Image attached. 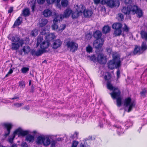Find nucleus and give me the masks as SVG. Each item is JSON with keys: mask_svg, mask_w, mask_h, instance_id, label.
I'll return each mask as SVG.
<instances>
[{"mask_svg": "<svg viewBox=\"0 0 147 147\" xmlns=\"http://www.w3.org/2000/svg\"><path fill=\"white\" fill-rule=\"evenodd\" d=\"M113 59L109 61L108 63V66L109 68L112 69L115 68H117L121 66V61L120 56L117 53H113L112 54Z\"/></svg>", "mask_w": 147, "mask_h": 147, "instance_id": "f257e3e1", "label": "nucleus"}, {"mask_svg": "<svg viewBox=\"0 0 147 147\" xmlns=\"http://www.w3.org/2000/svg\"><path fill=\"white\" fill-rule=\"evenodd\" d=\"M121 92L118 89H115L113 92L110 93L112 98L114 99H116L117 105L120 107L121 105V99L120 96Z\"/></svg>", "mask_w": 147, "mask_h": 147, "instance_id": "f03ea898", "label": "nucleus"}, {"mask_svg": "<svg viewBox=\"0 0 147 147\" xmlns=\"http://www.w3.org/2000/svg\"><path fill=\"white\" fill-rule=\"evenodd\" d=\"M122 27V25L119 23H115L112 25V28L115 29L114 34L115 36H119L121 34L122 32L121 30Z\"/></svg>", "mask_w": 147, "mask_h": 147, "instance_id": "7ed1b4c3", "label": "nucleus"}, {"mask_svg": "<svg viewBox=\"0 0 147 147\" xmlns=\"http://www.w3.org/2000/svg\"><path fill=\"white\" fill-rule=\"evenodd\" d=\"M66 46L68 49L73 53L77 50L78 47V44L73 41H67L66 42Z\"/></svg>", "mask_w": 147, "mask_h": 147, "instance_id": "20e7f679", "label": "nucleus"}, {"mask_svg": "<svg viewBox=\"0 0 147 147\" xmlns=\"http://www.w3.org/2000/svg\"><path fill=\"white\" fill-rule=\"evenodd\" d=\"M7 37L8 39L12 42H19L21 46H22L24 44V40L22 39H20L19 36L17 35L10 34Z\"/></svg>", "mask_w": 147, "mask_h": 147, "instance_id": "39448f33", "label": "nucleus"}, {"mask_svg": "<svg viewBox=\"0 0 147 147\" xmlns=\"http://www.w3.org/2000/svg\"><path fill=\"white\" fill-rule=\"evenodd\" d=\"M135 103L134 101H131L130 97L126 98L124 102V105L126 107H128V112H130L133 108L135 106Z\"/></svg>", "mask_w": 147, "mask_h": 147, "instance_id": "423d86ee", "label": "nucleus"}, {"mask_svg": "<svg viewBox=\"0 0 147 147\" xmlns=\"http://www.w3.org/2000/svg\"><path fill=\"white\" fill-rule=\"evenodd\" d=\"M62 19V16L61 15H58L53 20V24L51 26L53 30H57L58 28V26L57 25L58 22H59L60 20H61Z\"/></svg>", "mask_w": 147, "mask_h": 147, "instance_id": "0eeeda50", "label": "nucleus"}, {"mask_svg": "<svg viewBox=\"0 0 147 147\" xmlns=\"http://www.w3.org/2000/svg\"><path fill=\"white\" fill-rule=\"evenodd\" d=\"M29 133L30 131L28 130L24 131L21 128H19L14 131L13 135L15 136L17 134L18 136H24L28 134Z\"/></svg>", "mask_w": 147, "mask_h": 147, "instance_id": "6e6552de", "label": "nucleus"}, {"mask_svg": "<svg viewBox=\"0 0 147 147\" xmlns=\"http://www.w3.org/2000/svg\"><path fill=\"white\" fill-rule=\"evenodd\" d=\"M132 10V14H134L136 13L138 17L140 18L143 16V12L138 7L135 5H133Z\"/></svg>", "mask_w": 147, "mask_h": 147, "instance_id": "1a4fd4ad", "label": "nucleus"}, {"mask_svg": "<svg viewBox=\"0 0 147 147\" xmlns=\"http://www.w3.org/2000/svg\"><path fill=\"white\" fill-rule=\"evenodd\" d=\"M120 5V2L118 0H109L107 3V5L111 8L117 7Z\"/></svg>", "mask_w": 147, "mask_h": 147, "instance_id": "9d476101", "label": "nucleus"}, {"mask_svg": "<svg viewBox=\"0 0 147 147\" xmlns=\"http://www.w3.org/2000/svg\"><path fill=\"white\" fill-rule=\"evenodd\" d=\"M133 7V6L131 5H128L127 7H124L122 9V12L126 15L132 14Z\"/></svg>", "mask_w": 147, "mask_h": 147, "instance_id": "9b49d317", "label": "nucleus"}, {"mask_svg": "<svg viewBox=\"0 0 147 147\" xmlns=\"http://www.w3.org/2000/svg\"><path fill=\"white\" fill-rule=\"evenodd\" d=\"M43 15L46 17L51 16H54V17H55L58 15L56 13L55 11H52L51 10L48 9H46L44 11Z\"/></svg>", "mask_w": 147, "mask_h": 147, "instance_id": "f8f14e48", "label": "nucleus"}, {"mask_svg": "<svg viewBox=\"0 0 147 147\" xmlns=\"http://www.w3.org/2000/svg\"><path fill=\"white\" fill-rule=\"evenodd\" d=\"M96 61L100 64H105L106 62V58L102 54H99L97 58Z\"/></svg>", "mask_w": 147, "mask_h": 147, "instance_id": "ddd939ff", "label": "nucleus"}, {"mask_svg": "<svg viewBox=\"0 0 147 147\" xmlns=\"http://www.w3.org/2000/svg\"><path fill=\"white\" fill-rule=\"evenodd\" d=\"M101 41V43H99L98 41V40L96 39L93 42V46L94 47L97 49H98L101 48L103 44L104 41L103 39L102 38L100 39Z\"/></svg>", "mask_w": 147, "mask_h": 147, "instance_id": "4468645a", "label": "nucleus"}, {"mask_svg": "<svg viewBox=\"0 0 147 147\" xmlns=\"http://www.w3.org/2000/svg\"><path fill=\"white\" fill-rule=\"evenodd\" d=\"M75 7L76 11L81 15L86 10L85 7L82 4H81L79 5H77Z\"/></svg>", "mask_w": 147, "mask_h": 147, "instance_id": "2eb2a0df", "label": "nucleus"}, {"mask_svg": "<svg viewBox=\"0 0 147 147\" xmlns=\"http://www.w3.org/2000/svg\"><path fill=\"white\" fill-rule=\"evenodd\" d=\"M4 126L7 129V130L5 132V136H7L10 134V130L12 127V125L10 123H5Z\"/></svg>", "mask_w": 147, "mask_h": 147, "instance_id": "dca6fc26", "label": "nucleus"}, {"mask_svg": "<svg viewBox=\"0 0 147 147\" xmlns=\"http://www.w3.org/2000/svg\"><path fill=\"white\" fill-rule=\"evenodd\" d=\"M45 136L44 135H41L38 136L37 138L36 141L37 144L38 145L41 144L43 143V141L45 140Z\"/></svg>", "mask_w": 147, "mask_h": 147, "instance_id": "f3484780", "label": "nucleus"}, {"mask_svg": "<svg viewBox=\"0 0 147 147\" xmlns=\"http://www.w3.org/2000/svg\"><path fill=\"white\" fill-rule=\"evenodd\" d=\"M62 42L60 39H57L55 40L52 46L53 49H56L61 45Z\"/></svg>", "mask_w": 147, "mask_h": 147, "instance_id": "a211bd4d", "label": "nucleus"}, {"mask_svg": "<svg viewBox=\"0 0 147 147\" xmlns=\"http://www.w3.org/2000/svg\"><path fill=\"white\" fill-rule=\"evenodd\" d=\"M102 36V33L101 31L99 30H97L94 32L93 37L97 40L100 39Z\"/></svg>", "mask_w": 147, "mask_h": 147, "instance_id": "6ab92c4d", "label": "nucleus"}, {"mask_svg": "<svg viewBox=\"0 0 147 147\" xmlns=\"http://www.w3.org/2000/svg\"><path fill=\"white\" fill-rule=\"evenodd\" d=\"M49 44V42L44 41L40 44V46L41 49L44 50V51L45 52V49L48 47Z\"/></svg>", "mask_w": 147, "mask_h": 147, "instance_id": "aec40b11", "label": "nucleus"}, {"mask_svg": "<svg viewBox=\"0 0 147 147\" xmlns=\"http://www.w3.org/2000/svg\"><path fill=\"white\" fill-rule=\"evenodd\" d=\"M22 18L21 17H19L15 22L12 27L14 28L16 26H19L22 23Z\"/></svg>", "mask_w": 147, "mask_h": 147, "instance_id": "412c9836", "label": "nucleus"}, {"mask_svg": "<svg viewBox=\"0 0 147 147\" xmlns=\"http://www.w3.org/2000/svg\"><path fill=\"white\" fill-rule=\"evenodd\" d=\"M25 137V140L29 143H32L34 140V136L30 134H27Z\"/></svg>", "mask_w": 147, "mask_h": 147, "instance_id": "4be33fe9", "label": "nucleus"}, {"mask_svg": "<svg viewBox=\"0 0 147 147\" xmlns=\"http://www.w3.org/2000/svg\"><path fill=\"white\" fill-rule=\"evenodd\" d=\"M43 142V145L45 146H48L51 144V141L49 136H45Z\"/></svg>", "mask_w": 147, "mask_h": 147, "instance_id": "5701e85b", "label": "nucleus"}, {"mask_svg": "<svg viewBox=\"0 0 147 147\" xmlns=\"http://www.w3.org/2000/svg\"><path fill=\"white\" fill-rule=\"evenodd\" d=\"M83 13L84 17L86 18H90L91 17L93 12L91 10L87 9L86 11H84Z\"/></svg>", "mask_w": 147, "mask_h": 147, "instance_id": "b1692460", "label": "nucleus"}, {"mask_svg": "<svg viewBox=\"0 0 147 147\" xmlns=\"http://www.w3.org/2000/svg\"><path fill=\"white\" fill-rule=\"evenodd\" d=\"M72 13V11L70 9L68 8L65 11L63 14V17L67 18Z\"/></svg>", "mask_w": 147, "mask_h": 147, "instance_id": "393cba45", "label": "nucleus"}, {"mask_svg": "<svg viewBox=\"0 0 147 147\" xmlns=\"http://www.w3.org/2000/svg\"><path fill=\"white\" fill-rule=\"evenodd\" d=\"M110 30L111 28L109 26H105L102 28V32L103 34H106L110 32Z\"/></svg>", "mask_w": 147, "mask_h": 147, "instance_id": "a878e982", "label": "nucleus"}, {"mask_svg": "<svg viewBox=\"0 0 147 147\" xmlns=\"http://www.w3.org/2000/svg\"><path fill=\"white\" fill-rule=\"evenodd\" d=\"M141 38L147 41V32L144 31L142 30L140 33Z\"/></svg>", "mask_w": 147, "mask_h": 147, "instance_id": "bb28decb", "label": "nucleus"}, {"mask_svg": "<svg viewBox=\"0 0 147 147\" xmlns=\"http://www.w3.org/2000/svg\"><path fill=\"white\" fill-rule=\"evenodd\" d=\"M20 45L19 42H13L12 43V49L17 50L18 49Z\"/></svg>", "mask_w": 147, "mask_h": 147, "instance_id": "cd10ccee", "label": "nucleus"}, {"mask_svg": "<svg viewBox=\"0 0 147 147\" xmlns=\"http://www.w3.org/2000/svg\"><path fill=\"white\" fill-rule=\"evenodd\" d=\"M48 20L45 19H42L39 22V26L40 27L45 26L47 23Z\"/></svg>", "mask_w": 147, "mask_h": 147, "instance_id": "c85d7f7f", "label": "nucleus"}, {"mask_svg": "<svg viewBox=\"0 0 147 147\" xmlns=\"http://www.w3.org/2000/svg\"><path fill=\"white\" fill-rule=\"evenodd\" d=\"M140 48L142 52L147 49V45L146 42L144 41L142 42Z\"/></svg>", "mask_w": 147, "mask_h": 147, "instance_id": "c756f323", "label": "nucleus"}, {"mask_svg": "<svg viewBox=\"0 0 147 147\" xmlns=\"http://www.w3.org/2000/svg\"><path fill=\"white\" fill-rule=\"evenodd\" d=\"M55 36L53 33H51L49 34L46 36V38L48 41H51L53 40Z\"/></svg>", "mask_w": 147, "mask_h": 147, "instance_id": "7c9ffc66", "label": "nucleus"}, {"mask_svg": "<svg viewBox=\"0 0 147 147\" xmlns=\"http://www.w3.org/2000/svg\"><path fill=\"white\" fill-rule=\"evenodd\" d=\"M22 13L24 17L28 16L30 13L29 9L28 8L25 9L23 10Z\"/></svg>", "mask_w": 147, "mask_h": 147, "instance_id": "2f4dec72", "label": "nucleus"}, {"mask_svg": "<svg viewBox=\"0 0 147 147\" xmlns=\"http://www.w3.org/2000/svg\"><path fill=\"white\" fill-rule=\"evenodd\" d=\"M30 51V47L28 45L24 46L22 49V51L24 52L25 53H28Z\"/></svg>", "mask_w": 147, "mask_h": 147, "instance_id": "473e14b6", "label": "nucleus"}, {"mask_svg": "<svg viewBox=\"0 0 147 147\" xmlns=\"http://www.w3.org/2000/svg\"><path fill=\"white\" fill-rule=\"evenodd\" d=\"M71 13L72 17L73 19H75L77 18L79 16L81 15V14L77 11L74 12L72 11Z\"/></svg>", "mask_w": 147, "mask_h": 147, "instance_id": "72a5a7b5", "label": "nucleus"}, {"mask_svg": "<svg viewBox=\"0 0 147 147\" xmlns=\"http://www.w3.org/2000/svg\"><path fill=\"white\" fill-rule=\"evenodd\" d=\"M143 52L141 50L140 47H136L134 49V53L135 54L139 53V54L142 53Z\"/></svg>", "mask_w": 147, "mask_h": 147, "instance_id": "f704fd0d", "label": "nucleus"}, {"mask_svg": "<svg viewBox=\"0 0 147 147\" xmlns=\"http://www.w3.org/2000/svg\"><path fill=\"white\" fill-rule=\"evenodd\" d=\"M43 40V37L42 36L39 35L38 36L37 40L36 47L38 46Z\"/></svg>", "mask_w": 147, "mask_h": 147, "instance_id": "c9c22d12", "label": "nucleus"}, {"mask_svg": "<svg viewBox=\"0 0 147 147\" xmlns=\"http://www.w3.org/2000/svg\"><path fill=\"white\" fill-rule=\"evenodd\" d=\"M107 88L110 90H113V91L115 89H118L117 88H115L113 87L112 85L109 82H108L107 83Z\"/></svg>", "mask_w": 147, "mask_h": 147, "instance_id": "e433bc0d", "label": "nucleus"}, {"mask_svg": "<svg viewBox=\"0 0 147 147\" xmlns=\"http://www.w3.org/2000/svg\"><path fill=\"white\" fill-rule=\"evenodd\" d=\"M60 1L61 0H46L47 3L49 4L55 3L58 4H59Z\"/></svg>", "mask_w": 147, "mask_h": 147, "instance_id": "4c0bfd02", "label": "nucleus"}, {"mask_svg": "<svg viewBox=\"0 0 147 147\" xmlns=\"http://www.w3.org/2000/svg\"><path fill=\"white\" fill-rule=\"evenodd\" d=\"M117 18L119 21H122L124 19V16L123 14L121 13H119L118 14Z\"/></svg>", "mask_w": 147, "mask_h": 147, "instance_id": "58836bf2", "label": "nucleus"}, {"mask_svg": "<svg viewBox=\"0 0 147 147\" xmlns=\"http://www.w3.org/2000/svg\"><path fill=\"white\" fill-rule=\"evenodd\" d=\"M61 5L63 7H66L68 4V0H61Z\"/></svg>", "mask_w": 147, "mask_h": 147, "instance_id": "ea45409f", "label": "nucleus"}, {"mask_svg": "<svg viewBox=\"0 0 147 147\" xmlns=\"http://www.w3.org/2000/svg\"><path fill=\"white\" fill-rule=\"evenodd\" d=\"M111 78V75L109 72H106L104 76V78L106 80L109 81Z\"/></svg>", "mask_w": 147, "mask_h": 147, "instance_id": "a19ab883", "label": "nucleus"}, {"mask_svg": "<svg viewBox=\"0 0 147 147\" xmlns=\"http://www.w3.org/2000/svg\"><path fill=\"white\" fill-rule=\"evenodd\" d=\"M45 52L44 51V50L39 49L38 50L36 51V56H39L41 55L44 53Z\"/></svg>", "mask_w": 147, "mask_h": 147, "instance_id": "79ce46f5", "label": "nucleus"}, {"mask_svg": "<svg viewBox=\"0 0 147 147\" xmlns=\"http://www.w3.org/2000/svg\"><path fill=\"white\" fill-rule=\"evenodd\" d=\"M38 30L36 29H34L32 31L31 35L33 37H35L38 35Z\"/></svg>", "mask_w": 147, "mask_h": 147, "instance_id": "37998d69", "label": "nucleus"}, {"mask_svg": "<svg viewBox=\"0 0 147 147\" xmlns=\"http://www.w3.org/2000/svg\"><path fill=\"white\" fill-rule=\"evenodd\" d=\"M92 36V33L89 32L87 33L85 35V38L87 40H90L91 39Z\"/></svg>", "mask_w": 147, "mask_h": 147, "instance_id": "c03bdc74", "label": "nucleus"}, {"mask_svg": "<svg viewBox=\"0 0 147 147\" xmlns=\"http://www.w3.org/2000/svg\"><path fill=\"white\" fill-rule=\"evenodd\" d=\"M147 91L145 89L142 90V91L140 92V94L141 96L143 98L145 96L146 94L147 93Z\"/></svg>", "mask_w": 147, "mask_h": 147, "instance_id": "a18cd8bd", "label": "nucleus"}, {"mask_svg": "<svg viewBox=\"0 0 147 147\" xmlns=\"http://www.w3.org/2000/svg\"><path fill=\"white\" fill-rule=\"evenodd\" d=\"M86 50L88 53H91L92 52V48L91 46L88 45V47H86Z\"/></svg>", "mask_w": 147, "mask_h": 147, "instance_id": "49530a36", "label": "nucleus"}, {"mask_svg": "<svg viewBox=\"0 0 147 147\" xmlns=\"http://www.w3.org/2000/svg\"><path fill=\"white\" fill-rule=\"evenodd\" d=\"M124 27L123 28V32H128L129 31V28L127 27L125 24H124Z\"/></svg>", "mask_w": 147, "mask_h": 147, "instance_id": "de8ad7c7", "label": "nucleus"}, {"mask_svg": "<svg viewBox=\"0 0 147 147\" xmlns=\"http://www.w3.org/2000/svg\"><path fill=\"white\" fill-rule=\"evenodd\" d=\"M29 68L27 67H23L22 69V72L23 73H26V72L29 70Z\"/></svg>", "mask_w": 147, "mask_h": 147, "instance_id": "09e8293b", "label": "nucleus"}, {"mask_svg": "<svg viewBox=\"0 0 147 147\" xmlns=\"http://www.w3.org/2000/svg\"><path fill=\"white\" fill-rule=\"evenodd\" d=\"M19 86L23 88H24L25 87V84L24 82L22 81L20 82H19Z\"/></svg>", "mask_w": 147, "mask_h": 147, "instance_id": "8fccbe9b", "label": "nucleus"}, {"mask_svg": "<svg viewBox=\"0 0 147 147\" xmlns=\"http://www.w3.org/2000/svg\"><path fill=\"white\" fill-rule=\"evenodd\" d=\"M65 27L66 25L65 24H62L60 26L59 28V31H62L65 29Z\"/></svg>", "mask_w": 147, "mask_h": 147, "instance_id": "3c124183", "label": "nucleus"}, {"mask_svg": "<svg viewBox=\"0 0 147 147\" xmlns=\"http://www.w3.org/2000/svg\"><path fill=\"white\" fill-rule=\"evenodd\" d=\"M13 105L16 106L17 107H20L22 106L23 105H24V104L23 103H19L18 102H16L13 104Z\"/></svg>", "mask_w": 147, "mask_h": 147, "instance_id": "603ef678", "label": "nucleus"}, {"mask_svg": "<svg viewBox=\"0 0 147 147\" xmlns=\"http://www.w3.org/2000/svg\"><path fill=\"white\" fill-rule=\"evenodd\" d=\"M56 142V141L54 140H53L51 142V147H55Z\"/></svg>", "mask_w": 147, "mask_h": 147, "instance_id": "864d4df0", "label": "nucleus"}, {"mask_svg": "<svg viewBox=\"0 0 147 147\" xmlns=\"http://www.w3.org/2000/svg\"><path fill=\"white\" fill-rule=\"evenodd\" d=\"M78 135V133L77 132H75L74 134L71 136V138L72 139H74L75 138H77Z\"/></svg>", "mask_w": 147, "mask_h": 147, "instance_id": "5fc2aeb1", "label": "nucleus"}, {"mask_svg": "<svg viewBox=\"0 0 147 147\" xmlns=\"http://www.w3.org/2000/svg\"><path fill=\"white\" fill-rule=\"evenodd\" d=\"M90 59L91 61H92L94 62H95L96 61L95 57L94 55H93L91 56L90 57Z\"/></svg>", "mask_w": 147, "mask_h": 147, "instance_id": "6e6d98bb", "label": "nucleus"}, {"mask_svg": "<svg viewBox=\"0 0 147 147\" xmlns=\"http://www.w3.org/2000/svg\"><path fill=\"white\" fill-rule=\"evenodd\" d=\"M78 143V142L74 141L72 143L71 147H77Z\"/></svg>", "mask_w": 147, "mask_h": 147, "instance_id": "4d7b16f0", "label": "nucleus"}, {"mask_svg": "<svg viewBox=\"0 0 147 147\" xmlns=\"http://www.w3.org/2000/svg\"><path fill=\"white\" fill-rule=\"evenodd\" d=\"M13 72V70L11 69H9L7 74L5 75V77L6 78L9 76V75L12 74Z\"/></svg>", "mask_w": 147, "mask_h": 147, "instance_id": "13d9d810", "label": "nucleus"}, {"mask_svg": "<svg viewBox=\"0 0 147 147\" xmlns=\"http://www.w3.org/2000/svg\"><path fill=\"white\" fill-rule=\"evenodd\" d=\"M108 0H100V3L102 5L106 4L107 5V3Z\"/></svg>", "mask_w": 147, "mask_h": 147, "instance_id": "bf43d9fd", "label": "nucleus"}, {"mask_svg": "<svg viewBox=\"0 0 147 147\" xmlns=\"http://www.w3.org/2000/svg\"><path fill=\"white\" fill-rule=\"evenodd\" d=\"M31 53L33 56H36V51L35 50H32L31 51Z\"/></svg>", "mask_w": 147, "mask_h": 147, "instance_id": "052dcab7", "label": "nucleus"}, {"mask_svg": "<svg viewBox=\"0 0 147 147\" xmlns=\"http://www.w3.org/2000/svg\"><path fill=\"white\" fill-rule=\"evenodd\" d=\"M46 30L45 29L42 30L40 32V34L42 35H45L46 34Z\"/></svg>", "mask_w": 147, "mask_h": 147, "instance_id": "680f3d73", "label": "nucleus"}, {"mask_svg": "<svg viewBox=\"0 0 147 147\" xmlns=\"http://www.w3.org/2000/svg\"><path fill=\"white\" fill-rule=\"evenodd\" d=\"M38 3L40 4H42L45 2V0H37Z\"/></svg>", "mask_w": 147, "mask_h": 147, "instance_id": "e2e57ef3", "label": "nucleus"}, {"mask_svg": "<svg viewBox=\"0 0 147 147\" xmlns=\"http://www.w3.org/2000/svg\"><path fill=\"white\" fill-rule=\"evenodd\" d=\"M22 147H28V145L26 142H23L21 145Z\"/></svg>", "mask_w": 147, "mask_h": 147, "instance_id": "0e129e2a", "label": "nucleus"}, {"mask_svg": "<svg viewBox=\"0 0 147 147\" xmlns=\"http://www.w3.org/2000/svg\"><path fill=\"white\" fill-rule=\"evenodd\" d=\"M15 136L13 135L12 138H10L9 139V142L11 143H12L13 142V139L15 137Z\"/></svg>", "mask_w": 147, "mask_h": 147, "instance_id": "69168bd1", "label": "nucleus"}, {"mask_svg": "<svg viewBox=\"0 0 147 147\" xmlns=\"http://www.w3.org/2000/svg\"><path fill=\"white\" fill-rule=\"evenodd\" d=\"M95 139L94 137L93 138L91 136H89L87 139V140H92Z\"/></svg>", "mask_w": 147, "mask_h": 147, "instance_id": "338daca9", "label": "nucleus"}, {"mask_svg": "<svg viewBox=\"0 0 147 147\" xmlns=\"http://www.w3.org/2000/svg\"><path fill=\"white\" fill-rule=\"evenodd\" d=\"M31 6L32 11H34V8L35 6V3H32V4H31Z\"/></svg>", "mask_w": 147, "mask_h": 147, "instance_id": "774afa93", "label": "nucleus"}]
</instances>
